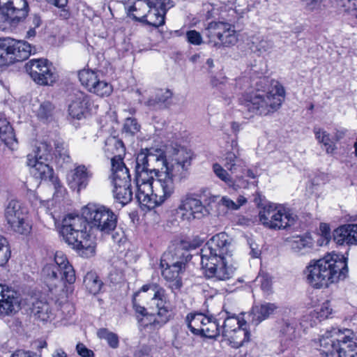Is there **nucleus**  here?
Returning <instances> with one entry per match:
<instances>
[{
  "label": "nucleus",
  "instance_id": "nucleus-37",
  "mask_svg": "<svg viewBox=\"0 0 357 357\" xmlns=\"http://www.w3.org/2000/svg\"><path fill=\"white\" fill-rule=\"evenodd\" d=\"M113 194L115 199L122 206L130 203L132 199L131 183L113 185Z\"/></svg>",
  "mask_w": 357,
  "mask_h": 357
},
{
  "label": "nucleus",
  "instance_id": "nucleus-5",
  "mask_svg": "<svg viewBox=\"0 0 357 357\" xmlns=\"http://www.w3.org/2000/svg\"><path fill=\"white\" fill-rule=\"evenodd\" d=\"M169 157L167 158L160 149H146L137 154L135 160L136 183H143L149 181L152 177L162 176L166 170Z\"/></svg>",
  "mask_w": 357,
  "mask_h": 357
},
{
  "label": "nucleus",
  "instance_id": "nucleus-61",
  "mask_svg": "<svg viewBox=\"0 0 357 357\" xmlns=\"http://www.w3.org/2000/svg\"><path fill=\"white\" fill-rule=\"evenodd\" d=\"M248 186V181L243 177L236 176V178L233 179V184L230 185L229 187H231L234 190H238V188H246Z\"/></svg>",
  "mask_w": 357,
  "mask_h": 357
},
{
  "label": "nucleus",
  "instance_id": "nucleus-21",
  "mask_svg": "<svg viewBox=\"0 0 357 357\" xmlns=\"http://www.w3.org/2000/svg\"><path fill=\"white\" fill-rule=\"evenodd\" d=\"M334 241L339 245H357V225H345L334 230Z\"/></svg>",
  "mask_w": 357,
  "mask_h": 357
},
{
  "label": "nucleus",
  "instance_id": "nucleus-41",
  "mask_svg": "<svg viewBox=\"0 0 357 357\" xmlns=\"http://www.w3.org/2000/svg\"><path fill=\"white\" fill-rule=\"evenodd\" d=\"M55 151L54 153L55 162L59 166H62L64 162L70 160V156L65 144L62 141L56 140L54 142Z\"/></svg>",
  "mask_w": 357,
  "mask_h": 357
},
{
  "label": "nucleus",
  "instance_id": "nucleus-26",
  "mask_svg": "<svg viewBox=\"0 0 357 357\" xmlns=\"http://www.w3.org/2000/svg\"><path fill=\"white\" fill-rule=\"evenodd\" d=\"M0 139L10 150L17 149L18 142L13 128L3 114H0Z\"/></svg>",
  "mask_w": 357,
  "mask_h": 357
},
{
  "label": "nucleus",
  "instance_id": "nucleus-17",
  "mask_svg": "<svg viewBox=\"0 0 357 357\" xmlns=\"http://www.w3.org/2000/svg\"><path fill=\"white\" fill-rule=\"evenodd\" d=\"M28 12L26 0H0V13L4 20L19 22L25 19Z\"/></svg>",
  "mask_w": 357,
  "mask_h": 357
},
{
  "label": "nucleus",
  "instance_id": "nucleus-38",
  "mask_svg": "<svg viewBox=\"0 0 357 357\" xmlns=\"http://www.w3.org/2000/svg\"><path fill=\"white\" fill-rule=\"evenodd\" d=\"M149 324L155 328H160L167 324L171 318V312L169 307L156 310L155 312L149 314Z\"/></svg>",
  "mask_w": 357,
  "mask_h": 357
},
{
  "label": "nucleus",
  "instance_id": "nucleus-28",
  "mask_svg": "<svg viewBox=\"0 0 357 357\" xmlns=\"http://www.w3.org/2000/svg\"><path fill=\"white\" fill-rule=\"evenodd\" d=\"M31 312L36 319L42 321H50L54 318V313L45 298H38L32 303Z\"/></svg>",
  "mask_w": 357,
  "mask_h": 357
},
{
  "label": "nucleus",
  "instance_id": "nucleus-57",
  "mask_svg": "<svg viewBox=\"0 0 357 357\" xmlns=\"http://www.w3.org/2000/svg\"><path fill=\"white\" fill-rule=\"evenodd\" d=\"M186 38L188 41L194 45H199L203 43L201 34L195 30L188 31L186 33Z\"/></svg>",
  "mask_w": 357,
  "mask_h": 357
},
{
  "label": "nucleus",
  "instance_id": "nucleus-33",
  "mask_svg": "<svg viewBox=\"0 0 357 357\" xmlns=\"http://www.w3.org/2000/svg\"><path fill=\"white\" fill-rule=\"evenodd\" d=\"M291 249L298 254L304 255L308 252L313 246V241L309 234L293 237L289 241Z\"/></svg>",
  "mask_w": 357,
  "mask_h": 357
},
{
  "label": "nucleus",
  "instance_id": "nucleus-29",
  "mask_svg": "<svg viewBox=\"0 0 357 357\" xmlns=\"http://www.w3.org/2000/svg\"><path fill=\"white\" fill-rule=\"evenodd\" d=\"M52 145L45 140L37 142L32 153L27 155V160L32 158L34 160L51 161L53 160Z\"/></svg>",
  "mask_w": 357,
  "mask_h": 357
},
{
  "label": "nucleus",
  "instance_id": "nucleus-54",
  "mask_svg": "<svg viewBox=\"0 0 357 357\" xmlns=\"http://www.w3.org/2000/svg\"><path fill=\"white\" fill-rule=\"evenodd\" d=\"M10 257V250L7 239L0 235V266L6 264Z\"/></svg>",
  "mask_w": 357,
  "mask_h": 357
},
{
  "label": "nucleus",
  "instance_id": "nucleus-40",
  "mask_svg": "<svg viewBox=\"0 0 357 357\" xmlns=\"http://www.w3.org/2000/svg\"><path fill=\"white\" fill-rule=\"evenodd\" d=\"M91 176L92 173L84 165H79L75 169L73 180L77 185L78 190L86 187Z\"/></svg>",
  "mask_w": 357,
  "mask_h": 357
},
{
  "label": "nucleus",
  "instance_id": "nucleus-2",
  "mask_svg": "<svg viewBox=\"0 0 357 357\" xmlns=\"http://www.w3.org/2000/svg\"><path fill=\"white\" fill-rule=\"evenodd\" d=\"M89 226L82 216L68 214L63 218L61 229L64 241L84 258H90L96 253V242L87 231Z\"/></svg>",
  "mask_w": 357,
  "mask_h": 357
},
{
  "label": "nucleus",
  "instance_id": "nucleus-24",
  "mask_svg": "<svg viewBox=\"0 0 357 357\" xmlns=\"http://www.w3.org/2000/svg\"><path fill=\"white\" fill-rule=\"evenodd\" d=\"M91 101L89 96L82 93L77 92L75 94V98L68 106V112L73 119H81L84 116Z\"/></svg>",
  "mask_w": 357,
  "mask_h": 357
},
{
  "label": "nucleus",
  "instance_id": "nucleus-8",
  "mask_svg": "<svg viewBox=\"0 0 357 357\" xmlns=\"http://www.w3.org/2000/svg\"><path fill=\"white\" fill-rule=\"evenodd\" d=\"M82 217L91 228L109 234L116 227L117 215L105 206L88 204L82 208Z\"/></svg>",
  "mask_w": 357,
  "mask_h": 357
},
{
  "label": "nucleus",
  "instance_id": "nucleus-32",
  "mask_svg": "<svg viewBox=\"0 0 357 357\" xmlns=\"http://www.w3.org/2000/svg\"><path fill=\"white\" fill-rule=\"evenodd\" d=\"M63 271V277L66 282L73 284L75 281V273L73 266L69 264L66 257L61 252H56L53 263Z\"/></svg>",
  "mask_w": 357,
  "mask_h": 357
},
{
  "label": "nucleus",
  "instance_id": "nucleus-16",
  "mask_svg": "<svg viewBox=\"0 0 357 357\" xmlns=\"http://www.w3.org/2000/svg\"><path fill=\"white\" fill-rule=\"evenodd\" d=\"M231 240L225 232L213 236L201 249V257H226L230 252Z\"/></svg>",
  "mask_w": 357,
  "mask_h": 357
},
{
  "label": "nucleus",
  "instance_id": "nucleus-39",
  "mask_svg": "<svg viewBox=\"0 0 357 357\" xmlns=\"http://www.w3.org/2000/svg\"><path fill=\"white\" fill-rule=\"evenodd\" d=\"M227 312L222 314L221 318L222 324H221L222 336L224 337L226 335L230 334L231 332L238 329L243 325H245V321L243 323L239 321L236 317H229Z\"/></svg>",
  "mask_w": 357,
  "mask_h": 357
},
{
  "label": "nucleus",
  "instance_id": "nucleus-34",
  "mask_svg": "<svg viewBox=\"0 0 357 357\" xmlns=\"http://www.w3.org/2000/svg\"><path fill=\"white\" fill-rule=\"evenodd\" d=\"M42 275L47 282L50 285L56 286L57 283L65 282L66 279L63 277V271L54 264L45 265L42 270Z\"/></svg>",
  "mask_w": 357,
  "mask_h": 357
},
{
  "label": "nucleus",
  "instance_id": "nucleus-46",
  "mask_svg": "<svg viewBox=\"0 0 357 357\" xmlns=\"http://www.w3.org/2000/svg\"><path fill=\"white\" fill-rule=\"evenodd\" d=\"M97 335L100 339L106 340L112 349H116L119 347V340L117 334L109 331L107 328H100L97 331Z\"/></svg>",
  "mask_w": 357,
  "mask_h": 357
},
{
  "label": "nucleus",
  "instance_id": "nucleus-59",
  "mask_svg": "<svg viewBox=\"0 0 357 357\" xmlns=\"http://www.w3.org/2000/svg\"><path fill=\"white\" fill-rule=\"evenodd\" d=\"M332 311L333 309L331 308L329 301H326L317 311L318 317L321 319H327L332 313Z\"/></svg>",
  "mask_w": 357,
  "mask_h": 357
},
{
  "label": "nucleus",
  "instance_id": "nucleus-53",
  "mask_svg": "<svg viewBox=\"0 0 357 357\" xmlns=\"http://www.w3.org/2000/svg\"><path fill=\"white\" fill-rule=\"evenodd\" d=\"M140 130V125L138 123L137 119L134 118H127L125 120L123 133L127 136L133 137Z\"/></svg>",
  "mask_w": 357,
  "mask_h": 357
},
{
  "label": "nucleus",
  "instance_id": "nucleus-13",
  "mask_svg": "<svg viewBox=\"0 0 357 357\" xmlns=\"http://www.w3.org/2000/svg\"><path fill=\"white\" fill-rule=\"evenodd\" d=\"M31 79L40 85H52L57 79L55 69L47 59H32L25 65Z\"/></svg>",
  "mask_w": 357,
  "mask_h": 357
},
{
  "label": "nucleus",
  "instance_id": "nucleus-49",
  "mask_svg": "<svg viewBox=\"0 0 357 357\" xmlns=\"http://www.w3.org/2000/svg\"><path fill=\"white\" fill-rule=\"evenodd\" d=\"M112 86L109 83L102 81L100 78L96 83L91 88L90 92L94 93L99 96H109L112 92Z\"/></svg>",
  "mask_w": 357,
  "mask_h": 357
},
{
  "label": "nucleus",
  "instance_id": "nucleus-47",
  "mask_svg": "<svg viewBox=\"0 0 357 357\" xmlns=\"http://www.w3.org/2000/svg\"><path fill=\"white\" fill-rule=\"evenodd\" d=\"M84 283L89 292L93 294H98L102 285V281L94 273L86 274L84 279Z\"/></svg>",
  "mask_w": 357,
  "mask_h": 357
},
{
  "label": "nucleus",
  "instance_id": "nucleus-48",
  "mask_svg": "<svg viewBox=\"0 0 357 357\" xmlns=\"http://www.w3.org/2000/svg\"><path fill=\"white\" fill-rule=\"evenodd\" d=\"M319 343L320 347L322 348V351L326 354V357H334L337 339L323 336L319 339Z\"/></svg>",
  "mask_w": 357,
  "mask_h": 357
},
{
  "label": "nucleus",
  "instance_id": "nucleus-12",
  "mask_svg": "<svg viewBox=\"0 0 357 357\" xmlns=\"http://www.w3.org/2000/svg\"><path fill=\"white\" fill-rule=\"evenodd\" d=\"M259 221L265 227L273 229H287L295 224L297 215L289 212L282 213L281 210L268 205L259 213Z\"/></svg>",
  "mask_w": 357,
  "mask_h": 357
},
{
  "label": "nucleus",
  "instance_id": "nucleus-1",
  "mask_svg": "<svg viewBox=\"0 0 357 357\" xmlns=\"http://www.w3.org/2000/svg\"><path fill=\"white\" fill-rule=\"evenodd\" d=\"M307 281L316 289L328 287L329 284L346 278L348 273L347 258L328 255L307 266Z\"/></svg>",
  "mask_w": 357,
  "mask_h": 357
},
{
  "label": "nucleus",
  "instance_id": "nucleus-14",
  "mask_svg": "<svg viewBox=\"0 0 357 357\" xmlns=\"http://www.w3.org/2000/svg\"><path fill=\"white\" fill-rule=\"evenodd\" d=\"M181 249L176 253L178 257H181V261H174L171 258V252H165L160 261V266L163 268L162 275L169 282V287L172 290H178L182 286L181 278L179 273L183 270V255Z\"/></svg>",
  "mask_w": 357,
  "mask_h": 357
},
{
  "label": "nucleus",
  "instance_id": "nucleus-10",
  "mask_svg": "<svg viewBox=\"0 0 357 357\" xmlns=\"http://www.w3.org/2000/svg\"><path fill=\"white\" fill-rule=\"evenodd\" d=\"M31 53V47L26 41L0 38V67L22 61L28 59Z\"/></svg>",
  "mask_w": 357,
  "mask_h": 357
},
{
  "label": "nucleus",
  "instance_id": "nucleus-63",
  "mask_svg": "<svg viewBox=\"0 0 357 357\" xmlns=\"http://www.w3.org/2000/svg\"><path fill=\"white\" fill-rule=\"evenodd\" d=\"M10 357H41V356L30 351L17 350Z\"/></svg>",
  "mask_w": 357,
  "mask_h": 357
},
{
  "label": "nucleus",
  "instance_id": "nucleus-11",
  "mask_svg": "<svg viewBox=\"0 0 357 357\" xmlns=\"http://www.w3.org/2000/svg\"><path fill=\"white\" fill-rule=\"evenodd\" d=\"M4 218L14 232L22 235L30 233L31 226L26 221V211L19 201L11 199L8 202L4 210Z\"/></svg>",
  "mask_w": 357,
  "mask_h": 357
},
{
  "label": "nucleus",
  "instance_id": "nucleus-19",
  "mask_svg": "<svg viewBox=\"0 0 357 357\" xmlns=\"http://www.w3.org/2000/svg\"><path fill=\"white\" fill-rule=\"evenodd\" d=\"M50 161L34 160L32 158L27 160V165L32 168L33 176L41 180L51 182L55 188L60 187L58 178L54 176L53 168L50 166Z\"/></svg>",
  "mask_w": 357,
  "mask_h": 357
},
{
  "label": "nucleus",
  "instance_id": "nucleus-31",
  "mask_svg": "<svg viewBox=\"0 0 357 357\" xmlns=\"http://www.w3.org/2000/svg\"><path fill=\"white\" fill-rule=\"evenodd\" d=\"M231 146L234 151L227 152L225 158V167L231 172H236L238 168H243L245 166V162L239 157V151L237 148V142H231Z\"/></svg>",
  "mask_w": 357,
  "mask_h": 357
},
{
  "label": "nucleus",
  "instance_id": "nucleus-20",
  "mask_svg": "<svg viewBox=\"0 0 357 357\" xmlns=\"http://www.w3.org/2000/svg\"><path fill=\"white\" fill-rule=\"evenodd\" d=\"M278 308V306L273 303L264 302L261 304L255 305L248 313V321L253 326H257L273 314Z\"/></svg>",
  "mask_w": 357,
  "mask_h": 357
},
{
  "label": "nucleus",
  "instance_id": "nucleus-43",
  "mask_svg": "<svg viewBox=\"0 0 357 357\" xmlns=\"http://www.w3.org/2000/svg\"><path fill=\"white\" fill-rule=\"evenodd\" d=\"M54 111V105L50 101H44L40 105L36 115L40 121H48L52 120Z\"/></svg>",
  "mask_w": 357,
  "mask_h": 357
},
{
  "label": "nucleus",
  "instance_id": "nucleus-60",
  "mask_svg": "<svg viewBox=\"0 0 357 357\" xmlns=\"http://www.w3.org/2000/svg\"><path fill=\"white\" fill-rule=\"evenodd\" d=\"M77 354L82 357H93L94 353L88 349L83 343H78L76 346Z\"/></svg>",
  "mask_w": 357,
  "mask_h": 357
},
{
  "label": "nucleus",
  "instance_id": "nucleus-56",
  "mask_svg": "<svg viewBox=\"0 0 357 357\" xmlns=\"http://www.w3.org/2000/svg\"><path fill=\"white\" fill-rule=\"evenodd\" d=\"M142 1L150 8H169L172 6L169 0H137Z\"/></svg>",
  "mask_w": 357,
  "mask_h": 357
},
{
  "label": "nucleus",
  "instance_id": "nucleus-4",
  "mask_svg": "<svg viewBox=\"0 0 357 357\" xmlns=\"http://www.w3.org/2000/svg\"><path fill=\"white\" fill-rule=\"evenodd\" d=\"M283 102L279 91L278 93L266 92L257 89L243 95L240 99L241 110L253 115L268 116L278 111Z\"/></svg>",
  "mask_w": 357,
  "mask_h": 357
},
{
  "label": "nucleus",
  "instance_id": "nucleus-35",
  "mask_svg": "<svg viewBox=\"0 0 357 357\" xmlns=\"http://www.w3.org/2000/svg\"><path fill=\"white\" fill-rule=\"evenodd\" d=\"M221 321V313L218 314L217 316L213 314L209 315L207 325L205 329H202V331H204L203 337L216 339L220 335H222Z\"/></svg>",
  "mask_w": 357,
  "mask_h": 357
},
{
  "label": "nucleus",
  "instance_id": "nucleus-64",
  "mask_svg": "<svg viewBox=\"0 0 357 357\" xmlns=\"http://www.w3.org/2000/svg\"><path fill=\"white\" fill-rule=\"evenodd\" d=\"M220 203L227 208L228 209L231 210H237L238 207L237 205H236V202H234L233 200L229 199L227 197H222L220 201Z\"/></svg>",
  "mask_w": 357,
  "mask_h": 357
},
{
  "label": "nucleus",
  "instance_id": "nucleus-23",
  "mask_svg": "<svg viewBox=\"0 0 357 357\" xmlns=\"http://www.w3.org/2000/svg\"><path fill=\"white\" fill-rule=\"evenodd\" d=\"M167 9L168 8H152L149 10L147 15H143L139 17L133 14V12L137 10V7L135 4L128 8V15L132 17L137 21L140 22L144 21V18L147 17L149 18L146 20L147 24L155 27H158L165 24V16Z\"/></svg>",
  "mask_w": 357,
  "mask_h": 357
},
{
  "label": "nucleus",
  "instance_id": "nucleus-51",
  "mask_svg": "<svg viewBox=\"0 0 357 357\" xmlns=\"http://www.w3.org/2000/svg\"><path fill=\"white\" fill-rule=\"evenodd\" d=\"M185 322L188 328L194 335L203 337V334L200 330L202 328L200 327L201 321H199V317H197L195 313L188 314L185 318Z\"/></svg>",
  "mask_w": 357,
  "mask_h": 357
},
{
  "label": "nucleus",
  "instance_id": "nucleus-42",
  "mask_svg": "<svg viewBox=\"0 0 357 357\" xmlns=\"http://www.w3.org/2000/svg\"><path fill=\"white\" fill-rule=\"evenodd\" d=\"M78 77L82 84L85 86L89 91L99 79L97 72L89 69L80 70L78 73Z\"/></svg>",
  "mask_w": 357,
  "mask_h": 357
},
{
  "label": "nucleus",
  "instance_id": "nucleus-44",
  "mask_svg": "<svg viewBox=\"0 0 357 357\" xmlns=\"http://www.w3.org/2000/svg\"><path fill=\"white\" fill-rule=\"evenodd\" d=\"M190 248H195V246L192 245L187 241H181L180 244L177 245L174 249L170 248L167 252H171L172 257L174 261H181V257H178L176 253L178 252V250L181 249L182 250V254L183 255V269L185 267V263L187 261V259L189 257V254L188 252V250Z\"/></svg>",
  "mask_w": 357,
  "mask_h": 357
},
{
  "label": "nucleus",
  "instance_id": "nucleus-9",
  "mask_svg": "<svg viewBox=\"0 0 357 357\" xmlns=\"http://www.w3.org/2000/svg\"><path fill=\"white\" fill-rule=\"evenodd\" d=\"M202 33L206 43L218 49L234 45L238 40L234 26L225 22H211Z\"/></svg>",
  "mask_w": 357,
  "mask_h": 357
},
{
  "label": "nucleus",
  "instance_id": "nucleus-36",
  "mask_svg": "<svg viewBox=\"0 0 357 357\" xmlns=\"http://www.w3.org/2000/svg\"><path fill=\"white\" fill-rule=\"evenodd\" d=\"M250 332L241 326L238 329L231 332L224 337L225 340L229 342V344L235 349L242 347L245 342L250 341Z\"/></svg>",
  "mask_w": 357,
  "mask_h": 357
},
{
  "label": "nucleus",
  "instance_id": "nucleus-18",
  "mask_svg": "<svg viewBox=\"0 0 357 357\" xmlns=\"http://www.w3.org/2000/svg\"><path fill=\"white\" fill-rule=\"evenodd\" d=\"M20 301L17 291L0 284V316L17 312L20 308Z\"/></svg>",
  "mask_w": 357,
  "mask_h": 357
},
{
  "label": "nucleus",
  "instance_id": "nucleus-6",
  "mask_svg": "<svg viewBox=\"0 0 357 357\" xmlns=\"http://www.w3.org/2000/svg\"><path fill=\"white\" fill-rule=\"evenodd\" d=\"M209 199L210 202H215L217 197L211 196L208 189H202L199 192H188L180 200L176 208V213L180 215L183 220L191 221L195 219H201L209 213L208 208L202 202Z\"/></svg>",
  "mask_w": 357,
  "mask_h": 357
},
{
  "label": "nucleus",
  "instance_id": "nucleus-22",
  "mask_svg": "<svg viewBox=\"0 0 357 357\" xmlns=\"http://www.w3.org/2000/svg\"><path fill=\"white\" fill-rule=\"evenodd\" d=\"M104 152L107 158L111 159V164L123 161L126 148L122 140L116 137L107 138L105 142Z\"/></svg>",
  "mask_w": 357,
  "mask_h": 357
},
{
  "label": "nucleus",
  "instance_id": "nucleus-3",
  "mask_svg": "<svg viewBox=\"0 0 357 357\" xmlns=\"http://www.w3.org/2000/svg\"><path fill=\"white\" fill-rule=\"evenodd\" d=\"M144 181L136 183L135 198L140 204L148 208L162 204L174 193L175 181L165 173Z\"/></svg>",
  "mask_w": 357,
  "mask_h": 357
},
{
  "label": "nucleus",
  "instance_id": "nucleus-7",
  "mask_svg": "<svg viewBox=\"0 0 357 357\" xmlns=\"http://www.w3.org/2000/svg\"><path fill=\"white\" fill-rule=\"evenodd\" d=\"M169 162L164 173L176 183H183L190 175L193 153L187 148L176 144L171 148Z\"/></svg>",
  "mask_w": 357,
  "mask_h": 357
},
{
  "label": "nucleus",
  "instance_id": "nucleus-58",
  "mask_svg": "<svg viewBox=\"0 0 357 357\" xmlns=\"http://www.w3.org/2000/svg\"><path fill=\"white\" fill-rule=\"evenodd\" d=\"M324 0H301L304 8L309 11H313L320 8Z\"/></svg>",
  "mask_w": 357,
  "mask_h": 357
},
{
  "label": "nucleus",
  "instance_id": "nucleus-52",
  "mask_svg": "<svg viewBox=\"0 0 357 357\" xmlns=\"http://www.w3.org/2000/svg\"><path fill=\"white\" fill-rule=\"evenodd\" d=\"M274 46L273 42L267 39H257L252 42V50L255 52L261 54L264 52H270Z\"/></svg>",
  "mask_w": 357,
  "mask_h": 357
},
{
  "label": "nucleus",
  "instance_id": "nucleus-25",
  "mask_svg": "<svg viewBox=\"0 0 357 357\" xmlns=\"http://www.w3.org/2000/svg\"><path fill=\"white\" fill-rule=\"evenodd\" d=\"M172 98V92L170 90H160L155 96L150 97L144 105L150 109H164L170 105Z\"/></svg>",
  "mask_w": 357,
  "mask_h": 357
},
{
  "label": "nucleus",
  "instance_id": "nucleus-50",
  "mask_svg": "<svg viewBox=\"0 0 357 357\" xmlns=\"http://www.w3.org/2000/svg\"><path fill=\"white\" fill-rule=\"evenodd\" d=\"M314 132L319 142L322 143L326 147V152L328 153H333L334 151V145H333L331 142L329 134L325 130L317 128H314Z\"/></svg>",
  "mask_w": 357,
  "mask_h": 357
},
{
  "label": "nucleus",
  "instance_id": "nucleus-30",
  "mask_svg": "<svg viewBox=\"0 0 357 357\" xmlns=\"http://www.w3.org/2000/svg\"><path fill=\"white\" fill-rule=\"evenodd\" d=\"M112 183L113 185L131 183L129 169L123 161L112 163Z\"/></svg>",
  "mask_w": 357,
  "mask_h": 357
},
{
  "label": "nucleus",
  "instance_id": "nucleus-27",
  "mask_svg": "<svg viewBox=\"0 0 357 357\" xmlns=\"http://www.w3.org/2000/svg\"><path fill=\"white\" fill-rule=\"evenodd\" d=\"M335 348L334 357H357V344L347 335L337 339Z\"/></svg>",
  "mask_w": 357,
  "mask_h": 357
},
{
  "label": "nucleus",
  "instance_id": "nucleus-15",
  "mask_svg": "<svg viewBox=\"0 0 357 357\" xmlns=\"http://www.w3.org/2000/svg\"><path fill=\"white\" fill-rule=\"evenodd\" d=\"M201 264L205 270V275L208 278L215 280L225 281L231 278L235 268L227 265L226 257H201Z\"/></svg>",
  "mask_w": 357,
  "mask_h": 357
},
{
  "label": "nucleus",
  "instance_id": "nucleus-62",
  "mask_svg": "<svg viewBox=\"0 0 357 357\" xmlns=\"http://www.w3.org/2000/svg\"><path fill=\"white\" fill-rule=\"evenodd\" d=\"M153 291L154 292V294L151 299L152 301L160 300L162 301L163 299H167L165 290L159 284H157V287L154 289Z\"/></svg>",
  "mask_w": 357,
  "mask_h": 357
},
{
  "label": "nucleus",
  "instance_id": "nucleus-45",
  "mask_svg": "<svg viewBox=\"0 0 357 357\" xmlns=\"http://www.w3.org/2000/svg\"><path fill=\"white\" fill-rule=\"evenodd\" d=\"M280 334L281 342L287 346L296 338L295 327L287 321H285L281 327Z\"/></svg>",
  "mask_w": 357,
  "mask_h": 357
},
{
  "label": "nucleus",
  "instance_id": "nucleus-55",
  "mask_svg": "<svg viewBox=\"0 0 357 357\" xmlns=\"http://www.w3.org/2000/svg\"><path fill=\"white\" fill-rule=\"evenodd\" d=\"M213 169L215 175L228 186L233 184V178L218 163L214 164L213 165Z\"/></svg>",
  "mask_w": 357,
  "mask_h": 357
}]
</instances>
